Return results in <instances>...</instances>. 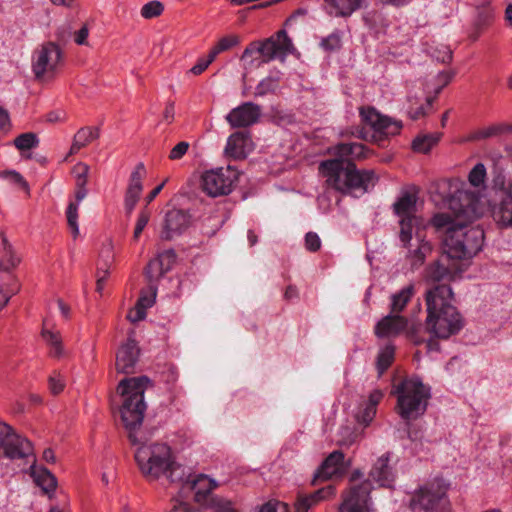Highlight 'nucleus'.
Segmentation results:
<instances>
[{
  "instance_id": "obj_50",
  "label": "nucleus",
  "mask_w": 512,
  "mask_h": 512,
  "mask_svg": "<svg viewBox=\"0 0 512 512\" xmlns=\"http://www.w3.org/2000/svg\"><path fill=\"white\" fill-rule=\"evenodd\" d=\"M259 512H291V511L287 504H285L283 502L275 501V500H270L260 507Z\"/></svg>"
},
{
  "instance_id": "obj_8",
  "label": "nucleus",
  "mask_w": 512,
  "mask_h": 512,
  "mask_svg": "<svg viewBox=\"0 0 512 512\" xmlns=\"http://www.w3.org/2000/svg\"><path fill=\"white\" fill-rule=\"evenodd\" d=\"M294 50L288 34H272L264 41H253L244 50L241 61L245 69L260 67L272 60L284 61Z\"/></svg>"
},
{
  "instance_id": "obj_56",
  "label": "nucleus",
  "mask_w": 512,
  "mask_h": 512,
  "mask_svg": "<svg viewBox=\"0 0 512 512\" xmlns=\"http://www.w3.org/2000/svg\"><path fill=\"white\" fill-rule=\"evenodd\" d=\"M214 59L215 58H211V53H209L208 58L199 59L198 62L190 69V72L194 75H200L208 68Z\"/></svg>"
},
{
  "instance_id": "obj_64",
  "label": "nucleus",
  "mask_w": 512,
  "mask_h": 512,
  "mask_svg": "<svg viewBox=\"0 0 512 512\" xmlns=\"http://www.w3.org/2000/svg\"><path fill=\"white\" fill-rule=\"evenodd\" d=\"M493 183L494 188L507 191V188H505V177L502 174H498L494 178Z\"/></svg>"
},
{
  "instance_id": "obj_5",
  "label": "nucleus",
  "mask_w": 512,
  "mask_h": 512,
  "mask_svg": "<svg viewBox=\"0 0 512 512\" xmlns=\"http://www.w3.org/2000/svg\"><path fill=\"white\" fill-rule=\"evenodd\" d=\"M214 487L213 481L205 475L188 478L181 487L172 511L201 512L214 509L216 512H238L230 500L212 494Z\"/></svg>"
},
{
  "instance_id": "obj_1",
  "label": "nucleus",
  "mask_w": 512,
  "mask_h": 512,
  "mask_svg": "<svg viewBox=\"0 0 512 512\" xmlns=\"http://www.w3.org/2000/svg\"><path fill=\"white\" fill-rule=\"evenodd\" d=\"M433 226L443 232L444 254L426 269V280L438 285H448L461 273L459 260L474 256L482 248L484 231L479 226L460 223L446 213H438L432 218Z\"/></svg>"
},
{
  "instance_id": "obj_13",
  "label": "nucleus",
  "mask_w": 512,
  "mask_h": 512,
  "mask_svg": "<svg viewBox=\"0 0 512 512\" xmlns=\"http://www.w3.org/2000/svg\"><path fill=\"white\" fill-rule=\"evenodd\" d=\"M239 172L232 166L206 171L201 178V188L210 197L227 195L238 180Z\"/></svg>"
},
{
  "instance_id": "obj_36",
  "label": "nucleus",
  "mask_w": 512,
  "mask_h": 512,
  "mask_svg": "<svg viewBox=\"0 0 512 512\" xmlns=\"http://www.w3.org/2000/svg\"><path fill=\"white\" fill-rule=\"evenodd\" d=\"M149 290H156L157 281L163 276L162 268L156 258L149 261L144 270Z\"/></svg>"
},
{
  "instance_id": "obj_7",
  "label": "nucleus",
  "mask_w": 512,
  "mask_h": 512,
  "mask_svg": "<svg viewBox=\"0 0 512 512\" xmlns=\"http://www.w3.org/2000/svg\"><path fill=\"white\" fill-rule=\"evenodd\" d=\"M135 461L144 477L157 479L166 475L171 482L181 481L183 469L171 458L169 446L163 443L142 444L135 452Z\"/></svg>"
},
{
  "instance_id": "obj_38",
  "label": "nucleus",
  "mask_w": 512,
  "mask_h": 512,
  "mask_svg": "<svg viewBox=\"0 0 512 512\" xmlns=\"http://www.w3.org/2000/svg\"><path fill=\"white\" fill-rule=\"evenodd\" d=\"M13 144L20 152H24L37 148L39 145V139L35 133L26 132L17 136L14 139Z\"/></svg>"
},
{
  "instance_id": "obj_20",
  "label": "nucleus",
  "mask_w": 512,
  "mask_h": 512,
  "mask_svg": "<svg viewBox=\"0 0 512 512\" xmlns=\"http://www.w3.org/2000/svg\"><path fill=\"white\" fill-rule=\"evenodd\" d=\"M139 356V349L134 340H128L118 350L116 354L115 367L118 373L132 374L135 372V366Z\"/></svg>"
},
{
  "instance_id": "obj_54",
  "label": "nucleus",
  "mask_w": 512,
  "mask_h": 512,
  "mask_svg": "<svg viewBox=\"0 0 512 512\" xmlns=\"http://www.w3.org/2000/svg\"><path fill=\"white\" fill-rule=\"evenodd\" d=\"M189 149V143L182 141L175 145L169 154V159L179 160L181 159Z\"/></svg>"
},
{
  "instance_id": "obj_23",
  "label": "nucleus",
  "mask_w": 512,
  "mask_h": 512,
  "mask_svg": "<svg viewBox=\"0 0 512 512\" xmlns=\"http://www.w3.org/2000/svg\"><path fill=\"white\" fill-rule=\"evenodd\" d=\"M251 150V138L248 132L238 131L229 136L225 154L235 160L245 159Z\"/></svg>"
},
{
  "instance_id": "obj_14",
  "label": "nucleus",
  "mask_w": 512,
  "mask_h": 512,
  "mask_svg": "<svg viewBox=\"0 0 512 512\" xmlns=\"http://www.w3.org/2000/svg\"><path fill=\"white\" fill-rule=\"evenodd\" d=\"M0 450L8 459H23L32 454V444L17 434L11 426L0 423Z\"/></svg>"
},
{
  "instance_id": "obj_60",
  "label": "nucleus",
  "mask_w": 512,
  "mask_h": 512,
  "mask_svg": "<svg viewBox=\"0 0 512 512\" xmlns=\"http://www.w3.org/2000/svg\"><path fill=\"white\" fill-rule=\"evenodd\" d=\"M432 56L439 62L449 63L452 60V51L448 47L443 46L441 50L435 51Z\"/></svg>"
},
{
  "instance_id": "obj_53",
  "label": "nucleus",
  "mask_w": 512,
  "mask_h": 512,
  "mask_svg": "<svg viewBox=\"0 0 512 512\" xmlns=\"http://www.w3.org/2000/svg\"><path fill=\"white\" fill-rule=\"evenodd\" d=\"M76 173V187H85L87 184L88 166L85 164H78L75 166Z\"/></svg>"
},
{
  "instance_id": "obj_15",
  "label": "nucleus",
  "mask_w": 512,
  "mask_h": 512,
  "mask_svg": "<svg viewBox=\"0 0 512 512\" xmlns=\"http://www.w3.org/2000/svg\"><path fill=\"white\" fill-rule=\"evenodd\" d=\"M371 489L369 480L353 486L344 497L340 512H371L369 497Z\"/></svg>"
},
{
  "instance_id": "obj_43",
  "label": "nucleus",
  "mask_w": 512,
  "mask_h": 512,
  "mask_svg": "<svg viewBox=\"0 0 512 512\" xmlns=\"http://www.w3.org/2000/svg\"><path fill=\"white\" fill-rule=\"evenodd\" d=\"M239 42L238 38L235 36H225L222 37L217 44L211 49V58H215L219 53L226 51L233 46L237 45Z\"/></svg>"
},
{
  "instance_id": "obj_11",
  "label": "nucleus",
  "mask_w": 512,
  "mask_h": 512,
  "mask_svg": "<svg viewBox=\"0 0 512 512\" xmlns=\"http://www.w3.org/2000/svg\"><path fill=\"white\" fill-rule=\"evenodd\" d=\"M448 485L444 479L436 478L424 487L412 499L414 510L419 506L425 512H451V505L446 496Z\"/></svg>"
},
{
  "instance_id": "obj_45",
  "label": "nucleus",
  "mask_w": 512,
  "mask_h": 512,
  "mask_svg": "<svg viewBox=\"0 0 512 512\" xmlns=\"http://www.w3.org/2000/svg\"><path fill=\"white\" fill-rule=\"evenodd\" d=\"M486 178V168L482 163L476 164L470 171L468 179L472 186L479 187Z\"/></svg>"
},
{
  "instance_id": "obj_19",
  "label": "nucleus",
  "mask_w": 512,
  "mask_h": 512,
  "mask_svg": "<svg viewBox=\"0 0 512 512\" xmlns=\"http://www.w3.org/2000/svg\"><path fill=\"white\" fill-rule=\"evenodd\" d=\"M346 469L344 464V454L340 450L330 453L317 469L312 483L314 485L321 481L330 479L334 475L342 474Z\"/></svg>"
},
{
  "instance_id": "obj_18",
  "label": "nucleus",
  "mask_w": 512,
  "mask_h": 512,
  "mask_svg": "<svg viewBox=\"0 0 512 512\" xmlns=\"http://www.w3.org/2000/svg\"><path fill=\"white\" fill-rule=\"evenodd\" d=\"M146 175V169L143 163H138L131 173L129 184L125 194L124 207L127 214H131L134 210L141 192L143 190V179Z\"/></svg>"
},
{
  "instance_id": "obj_63",
  "label": "nucleus",
  "mask_w": 512,
  "mask_h": 512,
  "mask_svg": "<svg viewBox=\"0 0 512 512\" xmlns=\"http://www.w3.org/2000/svg\"><path fill=\"white\" fill-rule=\"evenodd\" d=\"M9 127V116L6 111L0 108V131H5Z\"/></svg>"
},
{
  "instance_id": "obj_12",
  "label": "nucleus",
  "mask_w": 512,
  "mask_h": 512,
  "mask_svg": "<svg viewBox=\"0 0 512 512\" xmlns=\"http://www.w3.org/2000/svg\"><path fill=\"white\" fill-rule=\"evenodd\" d=\"M63 62V52L54 42H47L37 48L32 55V71L37 80L54 77Z\"/></svg>"
},
{
  "instance_id": "obj_47",
  "label": "nucleus",
  "mask_w": 512,
  "mask_h": 512,
  "mask_svg": "<svg viewBox=\"0 0 512 512\" xmlns=\"http://www.w3.org/2000/svg\"><path fill=\"white\" fill-rule=\"evenodd\" d=\"M278 82L272 77L262 79L255 88V96H264L276 90Z\"/></svg>"
},
{
  "instance_id": "obj_34",
  "label": "nucleus",
  "mask_w": 512,
  "mask_h": 512,
  "mask_svg": "<svg viewBox=\"0 0 512 512\" xmlns=\"http://www.w3.org/2000/svg\"><path fill=\"white\" fill-rule=\"evenodd\" d=\"M441 136V133L418 136L414 139L412 147L416 152L428 153L431 148L438 143Z\"/></svg>"
},
{
  "instance_id": "obj_31",
  "label": "nucleus",
  "mask_w": 512,
  "mask_h": 512,
  "mask_svg": "<svg viewBox=\"0 0 512 512\" xmlns=\"http://www.w3.org/2000/svg\"><path fill=\"white\" fill-rule=\"evenodd\" d=\"M415 293L414 285L410 284L392 296L391 313L399 315Z\"/></svg>"
},
{
  "instance_id": "obj_40",
  "label": "nucleus",
  "mask_w": 512,
  "mask_h": 512,
  "mask_svg": "<svg viewBox=\"0 0 512 512\" xmlns=\"http://www.w3.org/2000/svg\"><path fill=\"white\" fill-rule=\"evenodd\" d=\"M364 21L370 29H385L388 27V20L382 12L377 10L366 13Z\"/></svg>"
},
{
  "instance_id": "obj_6",
  "label": "nucleus",
  "mask_w": 512,
  "mask_h": 512,
  "mask_svg": "<svg viewBox=\"0 0 512 512\" xmlns=\"http://www.w3.org/2000/svg\"><path fill=\"white\" fill-rule=\"evenodd\" d=\"M149 383L145 376L125 378L120 381L117 391L123 396V404L120 410L122 422L128 431V439L132 445L140 444L136 436V429L142 424L146 404L144 391Z\"/></svg>"
},
{
  "instance_id": "obj_35",
  "label": "nucleus",
  "mask_w": 512,
  "mask_h": 512,
  "mask_svg": "<svg viewBox=\"0 0 512 512\" xmlns=\"http://www.w3.org/2000/svg\"><path fill=\"white\" fill-rule=\"evenodd\" d=\"M0 245L2 247L0 252V270L8 271L17 265L18 259L13 256L11 246L5 237H1Z\"/></svg>"
},
{
  "instance_id": "obj_59",
  "label": "nucleus",
  "mask_w": 512,
  "mask_h": 512,
  "mask_svg": "<svg viewBox=\"0 0 512 512\" xmlns=\"http://www.w3.org/2000/svg\"><path fill=\"white\" fill-rule=\"evenodd\" d=\"M151 295H141L138 299L136 305L142 307L145 311L147 308L151 307L154 303L156 290H150Z\"/></svg>"
},
{
  "instance_id": "obj_41",
  "label": "nucleus",
  "mask_w": 512,
  "mask_h": 512,
  "mask_svg": "<svg viewBox=\"0 0 512 512\" xmlns=\"http://www.w3.org/2000/svg\"><path fill=\"white\" fill-rule=\"evenodd\" d=\"M42 336L44 340L51 346V355L53 357H60L62 354V344L59 335L57 333L43 329Z\"/></svg>"
},
{
  "instance_id": "obj_28",
  "label": "nucleus",
  "mask_w": 512,
  "mask_h": 512,
  "mask_svg": "<svg viewBox=\"0 0 512 512\" xmlns=\"http://www.w3.org/2000/svg\"><path fill=\"white\" fill-rule=\"evenodd\" d=\"M99 129L97 127H82L74 135L70 148V154H76L80 149L87 146L92 141L99 138Z\"/></svg>"
},
{
  "instance_id": "obj_26",
  "label": "nucleus",
  "mask_w": 512,
  "mask_h": 512,
  "mask_svg": "<svg viewBox=\"0 0 512 512\" xmlns=\"http://www.w3.org/2000/svg\"><path fill=\"white\" fill-rule=\"evenodd\" d=\"M314 18L305 8H298L285 21L284 26L290 30H305L312 27Z\"/></svg>"
},
{
  "instance_id": "obj_27",
  "label": "nucleus",
  "mask_w": 512,
  "mask_h": 512,
  "mask_svg": "<svg viewBox=\"0 0 512 512\" xmlns=\"http://www.w3.org/2000/svg\"><path fill=\"white\" fill-rule=\"evenodd\" d=\"M493 215L501 227H512V190L507 189L500 206Z\"/></svg>"
},
{
  "instance_id": "obj_4",
  "label": "nucleus",
  "mask_w": 512,
  "mask_h": 512,
  "mask_svg": "<svg viewBox=\"0 0 512 512\" xmlns=\"http://www.w3.org/2000/svg\"><path fill=\"white\" fill-rule=\"evenodd\" d=\"M427 330L438 339H448L463 328V319L452 305L453 292L449 285H435L426 292Z\"/></svg>"
},
{
  "instance_id": "obj_44",
  "label": "nucleus",
  "mask_w": 512,
  "mask_h": 512,
  "mask_svg": "<svg viewBox=\"0 0 512 512\" xmlns=\"http://www.w3.org/2000/svg\"><path fill=\"white\" fill-rule=\"evenodd\" d=\"M436 99V96H430L427 97L426 103L421 104L420 106L414 108L412 105H410L408 114L412 120H418L421 117H424L428 111L432 108V104L434 100Z\"/></svg>"
},
{
  "instance_id": "obj_17",
  "label": "nucleus",
  "mask_w": 512,
  "mask_h": 512,
  "mask_svg": "<svg viewBox=\"0 0 512 512\" xmlns=\"http://www.w3.org/2000/svg\"><path fill=\"white\" fill-rule=\"evenodd\" d=\"M261 116V107L253 102H245L232 109L226 116L231 127H248L255 124Z\"/></svg>"
},
{
  "instance_id": "obj_30",
  "label": "nucleus",
  "mask_w": 512,
  "mask_h": 512,
  "mask_svg": "<svg viewBox=\"0 0 512 512\" xmlns=\"http://www.w3.org/2000/svg\"><path fill=\"white\" fill-rule=\"evenodd\" d=\"M87 195V189L86 187H77V190L75 192V198L76 202H71L66 211L67 216V222L72 230V233L74 237H76L79 234V228H78V205L79 202H81Z\"/></svg>"
},
{
  "instance_id": "obj_2",
  "label": "nucleus",
  "mask_w": 512,
  "mask_h": 512,
  "mask_svg": "<svg viewBox=\"0 0 512 512\" xmlns=\"http://www.w3.org/2000/svg\"><path fill=\"white\" fill-rule=\"evenodd\" d=\"M364 146L358 143L337 146L338 158L323 161L319 171L327 178V184L342 193L367 192L374 186L376 176L372 170H358L347 156H363Z\"/></svg>"
},
{
  "instance_id": "obj_37",
  "label": "nucleus",
  "mask_w": 512,
  "mask_h": 512,
  "mask_svg": "<svg viewBox=\"0 0 512 512\" xmlns=\"http://www.w3.org/2000/svg\"><path fill=\"white\" fill-rule=\"evenodd\" d=\"M114 252L111 243L104 245L99 254V260L97 264L98 273L108 274L109 268L114 262Z\"/></svg>"
},
{
  "instance_id": "obj_39",
  "label": "nucleus",
  "mask_w": 512,
  "mask_h": 512,
  "mask_svg": "<svg viewBox=\"0 0 512 512\" xmlns=\"http://www.w3.org/2000/svg\"><path fill=\"white\" fill-rule=\"evenodd\" d=\"M494 12L488 6H483L477 9V14L474 19V25L478 30L489 29L494 21Z\"/></svg>"
},
{
  "instance_id": "obj_32",
  "label": "nucleus",
  "mask_w": 512,
  "mask_h": 512,
  "mask_svg": "<svg viewBox=\"0 0 512 512\" xmlns=\"http://www.w3.org/2000/svg\"><path fill=\"white\" fill-rule=\"evenodd\" d=\"M395 356V347L388 343L379 352L376 361V368L379 375H382L393 363Z\"/></svg>"
},
{
  "instance_id": "obj_58",
  "label": "nucleus",
  "mask_w": 512,
  "mask_h": 512,
  "mask_svg": "<svg viewBox=\"0 0 512 512\" xmlns=\"http://www.w3.org/2000/svg\"><path fill=\"white\" fill-rule=\"evenodd\" d=\"M145 317H146V311L142 307H139L137 305L133 309H131L127 314L128 320L132 323L141 321Z\"/></svg>"
},
{
  "instance_id": "obj_21",
  "label": "nucleus",
  "mask_w": 512,
  "mask_h": 512,
  "mask_svg": "<svg viewBox=\"0 0 512 512\" xmlns=\"http://www.w3.org/2000/svg\"><path fill=\"white\" fill-rule=\"evenodd\" d=\"M369 478L380 487L391 488L395 481V473L390 465L389 453L380 456L373 464Z\"/></svg>"
},
{
  "instance_id": "obj_42",
  "label": "nucleus",
  "mask_w": 512,
  "mask_h": 512,
  "mask_svg": "<svg viewBox=\"0 0 512 512\" xmlns=\"http://www.w3.org/2000/svg\"><path fill=\"white\" fill-rule=\"evenodd\" d=\"M164 6L160 1H150L141 8V16L145 19H152L162 14Z\"/></svg>"
},
{
  "instance_id": "obj_3",
  "label": "nucleus",
  "mask_w": 512,
  "mask_h": 512,
  "mask_svg": "<svg viewBox=\"0 0 512 512\" xmlns=\"http://www.w3.org/2000/svg\"><path fill=\"white\" fill-rule=\"evenodd\" d=\"M416 205V197L405 193L394 204L395 213L401 217L399 239L406 249L405 257L412 269L419 268L426 257L432 252V245L426 240L427 222L420 216L412 214Z\"/></svg>"
},
{
  "instance_id": "obj_9",
  "label": "nucleus",
  "mask_w": 512,
  "mask_h": 512,
  "mask_svg": "<svg viewBox=\"0 0 512 512\" xmlns=\"http://www.w3.org/2000/svg\"><path fill=\"white\" fill-rule=\"evenodd\" d=\"M397 409L404 420L416 419L427 409L430 389L417 377L404 378L393 385Z\"/></svg>"
},
{
  "instance_id": "obj_46",
  "label": "nucleus",
  "mask_w": 512,
  "mask_h": 512,
  "mask_svg": "<svg viewBox=\"0 0 512 512\" xmlns=\"http://www.w3.org/2000/svg\"><path fill=\"white\" fill-rule=\"evenodd\" d=\"M162 268L163 275L168 272L176 261V253L173 249L163 251L156 257Z\"/></svg>"
},
{
  "instance_id": "obj_33",
  "label": "nucleus",
  "mask_w": 512,
  "mask_h": 512,
  "mask_svg": "<svg viewBox=\"0 0 512 512\" xmlns=\"http://www.w3.org/2000/svg\"><path fill=\"white\" fill-rule=\"evenodd\" d=\"M512 132V127L507 124H496L491 125L489 127H484L479 130H477L473 135V140H482L487 139L495 136H499L502 134L510 133Z\"/></svg>"
},
{
  "instance_id": "obj_29",
  "label": "nucleus",
  "mask_w": 512,
  "mask_h": 512,
  "mask_svg": "<svg viewBox=\"0 0 512 512\" xmlns=\"http://www.w3.org/2000/svg\"><path fill=\"white\" fill-rule=\"evenodd\" d=\"M30 470L35 483L41 487L45 493H49L56 488V478L45 467L32 465Z\"/></svg>"
},
{
  "instance_id": "obj_52",
  "label": "nucleus",
  "mask_w": 512,
  "mask_h": 512,
  "mask_svg": "<svg viewBox=\"0 0 512 512\" xmlns=\"http://www.w3.org/2000/svg\"><path fill=\"white\" fill-rule=\"evenodd\" d=\"M305 247L311 252H316L321 247V240L317 233L308 232L305 235Z\"/></svg>"
},
{
  "instance_id": "obj_57",
  "label": "nucleus",
  "mask_w": 512,
  "mask_h": 512,
  "mask_svg": "<svg viewBox=\"0 0 512 512\" xmlns=\"http://www.w3.org/2000/svg\"><path fill=\"white\" fill-rule=\"evenodd\" d=\"M454 75H455V73L452 71H443L438 74V80L441 83V85L435 90L434 96L437 97V95L441 92L443 87H445L446 85H448L451 82Z\"/></svg>"
},
{
  "instance_id": "obj_61",
  "label": "nucleus",
  "mask_w": 512,
  "mask_h": 512,
  "mask_svg": "<svg viewBox=\"0 0 512 512\" xmlns=\"http://www.w3.org/2000/svg\"><path fill=\"white\" fill-rule=\"evenodd\" d=\"M383 398V393L380 390H374L370 393L369 399L367 401V405L376 408L381 399Z\"/></svg>"
},
{
  "instance_id": "obj_51",
  "label": "nucleus",
  "mask_w": 512,
  "mask_h": 512,
  "mask_svg": "<svg viewBox=\"0 0 512 512\" xmlns=\"http://www.w3.org/2000/svg\"><path fill=\"white\" fill-rule=\"evenodd\" d=\"M48 385L51 393L55 395L62 392L65 387L64 379L58 373H54L49 377Z\"/></svg>"
},
{
  "instance_id": "obj_62",
  "label": "nucleus",
  "mask_w": 512,
  "mask_h": 512,
  "mask_svg": "<svg viewBox=\"0 0 512 512\" xmlns=\"http://www.w3.org/2000/svg\"><path fill=\"white\" fill-rule=\"evenodd\" d=\"M166 181L162 182L158 186H156L145 198L146 205H149L156 197L157 195L162 191Z\"/></svg>"
},
{
  "instance_id": "obj_48",
  "label": "nucleus",
  "mask_w": 512,
  "mask_h": 512,
  "mask_svg": "<svg viewBox=\"0 0 512 512\" xmlns=\"http://www.w3.org/2000/svg\"><path fill=\"white\" fill-rule=\"evenodd\" d=\"M150 220V212L145 207L141 212L139 213L138 219L136 221L134 233H133V240L138 241L140 238L141 233L143 232L144 228L148 224Z\"/></svg>"
},
{
  "instance_id": "obj_25",
  "label": "nucleus",
  "mask_w": 512,
  "mask_h": 512,
  "mask_svg": "<svg viewBox=\"0 0 512 512\" xmlns=\"http://www.w3.org/2000/svg\"><path fill=\"white\" fill-rule=\"evenodd\" d=\"M366 0H325L330 15L337 17H348L360 9Z\"/></svg>"
},
{
  "instance_id": "obj_24",
  "label": "nucleus",
  "mask_w": 512,
  "mask_h": 512,
  "mask_svg": "<svg viewBox=\"0 0 512 512\" xmlns=\"http://www.w3.org/2000/svg\"><path fill=\"white\" fill-rule=\"evenodd\" d=\"M335 494V488L331 484L322 487L310 494H299L295 501V512H308L318 502L328 499Z\"/></svg>"
},
{
  "instance_id": "obj_16",
  "label": "nucleus",
  "mask_w": 512,
  "mask_h": 512,
  "mask_svg": "<svg viewBox=\"0 0 512 512\" xmlns=\"http://www.w3.org/2000/svg\"><path fill=\"white\" fill-rule=\"evenodd\" d=\"M190 215L181 209H172L165 214L160 238L172 240L175 236L182 234L189 226Z\"/></svg>"
},
{
  "instance_id": "obj_49",
  "label": "nucleus",
  "mask_w": 512,
  "mask_h": 512,
  "mask_svg": "<svg viewBox=\"0 0 512 512\" xmlns=\"http://www.w3.org/2000/svg\"><path fill=\"white\" fill-rule=\"evenodd\" d=\"M376 415V408L367 404L358 412L357 420L359 423L368 426Z\"/></svg>"
},
{
  "instance_id": "obj_10",
  "label": "nucleus",
  "mask_w": 512,
  "mask_h": 512,
  "mask_svg": "<svg viewBox=\"0 0 512 512\" xmlns=\"http://www.w3.org/2000/svg\"><path fill=\"white\" fill-rule=\"evenodd\" d=\"M362 122L367 127H356L352 135L363 140H373L379 142L383 137L394 136L400 133L402 122L393 120L387 116L379 114L375 108H360Z\"/></svg>"
},
{
  "instance_id": "obj_55",
  "label": "nucleus",
  "mask_w": 512,
  "mask_h": 512,
  "mask_svg": "<svg viewBox=\"0 0 512 512\" xmlns=\"http://www.w3.org/2000/svg\"><path fill=\"white\" fill-rule=\"evenodd\" d=\"M321 47L325 50H334L340 46L339 34H329L326 38H323Z\"/></svg>"
},
{
  "instance_id": "obj_22",
  "label": "nucleus",
  "mask_w": 512,
  "mask_h": 512,
  "mask_svg": "<svg viewBox=\"0 0 512 512\" xmlns=\"http://www.w3.org/2000/svg\"><path fill=\"white\" fill-rule=\"evenodd\" d=\"M408 324L407 318L391 313L376 324L375 334L379 338L394 337L406 330Z\"/></svg>"
}]
</instances>
